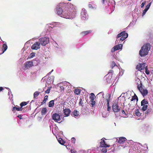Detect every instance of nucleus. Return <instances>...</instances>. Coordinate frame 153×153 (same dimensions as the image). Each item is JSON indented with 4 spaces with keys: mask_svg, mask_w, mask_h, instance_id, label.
Listing matches in <instances>:
<instances>
[{
    "mask_svg": "<svg viewBox=\"0 0 153 153\" xmlns=\"http://www.w3.org/2000/svg\"><path fill=\"white\" fill-rule=\"evenodd\" d=\"M145 72L146 74L149 75L150 74V71L148 70V68L147 66H146L145 68Z\"/></svg>",
    "mask_w": 153,
    "mask_h": 153,
    "instance_id": "nucleus-35",
    "label": "nucleus"
},
{
    "mask_svg": "<svg viewBox=\"0 0 153 153\" xmlns=\"http://www.w3.org/2000/svg\"><path fill=\"white\" fill-rule=\"evenodd\" d=\"M68 1H71V0H68Z\"/></svg>",
    "mask_w": 153,
    "mask_h": 153,
    "instance_id": "nucleus-59",
    "label": "nucleus"
},
{
    "mask_svg": "<svg viewBox=\"0 0 153 153\" xmlns=\"http://www.w3.org/2000/svg\"><path fill=\"white\" fill-rule=\"evenodd\" d=\"M57 12L58 15L62 17V13L63 12V8L59 7L57 9Z\"/></svg>",
    "mask_w": 153,
    "mask_h": 153,
    "instance_id": "nucleus-17",
    "label": "nucleus"
},
{
    "mask_svg": "<svg viewBox=\"0 0 153 153\" xmlns=\"http://www.w3.org/2000/svg\"><path fill=\"white\" fill-rule=\"evenodd\" d=\"M117 51L116 48L114 46L113 48L111 49V52L113 53V52H114V51Z\"/></svg>",
    "mask_w": 153,
    "mask_h": 153,
    "instance_id": "nucleus-44",
    "label": "nucleus"
},
{
    "mask_svg": "<svg viewBox=\"0 0 153 153\" xmlns=\"http://www.w3.org/2000/svg\"><path fill=\"white\" fill-rule=\"evenodd\" d=\"M68 9L69 6L67 5L63 7V12L62 13V17L67 19L69 18L68 16L70 15L71 13L69 12Z\"/></svg>",
    "mask_w": 153,
    "mask_h": 153,
    "instance_id": "nucleus-4",
    "label": "nucleus"
},
{
    "mask_svg": "<svg viewBox=\"0 0 153 153\" xmlns=\"http://www.w3.org/2000/svg\"><path fill=\"white\" fill-rule=\"evenodd\" d=\"M40 92L36 91L34 92L33 94V97L34 99H37L38 95L39 94Z\"/></svg>",
    "mask_w": 153,
    "mask_h": 153,
    "instance_id": "nucleus-21",
    "label": "nucleus"
},
{
    "mask_svg": "<svg viewBox=\"0 0 153 153\" xmlns=\"http://www.w3.org/2000/svg\"><path fill=\"white\" fill-rule=\"evenodd\" d=\"M52 118L55 122H58L60 120V116L58 114L55 113L53 114Z\"/></svg>",
    "mask_w": 153,
    "mask_h": 153,
    "instance_id": "nucleus-13",
    "label": "nucleus"
},
{
    "mask_svg": "<svg viewBox=\"0 0 153 153\" xmlns=\"http://www.w3.org/2000/svg\"><path fill=\"white\" fill-rule=\"evenodd\" d=\"M122 114H125V112L124 110H123L122 111Z\"/></svg>",
    "mask_w": 153,
    "mask_h": 153,
    "instance_id": "nucleus-55",
    "label": "nucleus"
},
{
    "mask_svg": "<svg viewBox=\"0 0 153 153\" xmlns=\"http://www.w3.org/2000/svg\"><path fill=\"white\" fill-rule=\"evenodd\" d=\"M47 112V109L46 108H42L41 111L42 115H45Z\"/></svg>",
    "mask_w": 153,
    "mask_h": 153,
    "instance_id": "nucleus-26",
    "label": "nucleus"
},
{
    "mask_svg": "<svg viewBox=\"0 0 153 153\" xmlns=\"http://www.w3.org/2000/svg\"><path fill=\"white\" fill-rule=\"evenodd\" d=\"M135 83L137 85V88L139 90L143 97L147 95L148 91L146 89H144L141 81L138 77L135 79Z\"/></svg>",
    "mask_w": 153,
    "mask_h": 153,
    "instance_id": "nucleus-2",
    "label": "nucleus"
},
{
    "mask_svg": "<svg viewBox=\"0 0 153 153\" xmlns=\"http://www.w3.org/2000/svg\"><path fill=\"white\" fill-rule=\"evenodd\" d=\"M27 103L26 102H22L20 104V105L21 106V107L22 108V107L24 106H25L27 105Z\"/></svg>",
    "mask_w": 153,
    "mask_h": 153,
    "instance_id": "nucleus-36",
    "label": "nucleus"
},
{
    "mask_svg": "<svg viewBox=\"0 0 153 153\" xmlns=\"http://www.w3.org/2000/svg\"><path fill=\"white\" fill-rule=\"evenodd\" d=\"M122 45L121 44H118L114 46L117 50H119L122 47Z\"/></svg>",
    "mask_w": 153,
    "mask_h": 153,
    "instance_id": "nucleus-28",
    "label": "nucleus"
},
{
    "mask_svg": "<svg viewBox=\"0 0 153 153\" xmlns=\"http://www.w3.org/2000/svg\"><path fill=\"white\" fill-rule=\"evenodd\" d=\"M105 0H102V3L103 4H104V2H105Z\"/></svg>",
    "mask_w": 153,
    "mask_h": 153,
    "instance_id": "nucleus-57",
    "label": "nucleus"
},
{
    "mask_svg": "<svg viewBox=\"0 0 153 153\" xmlns=\"http://www.w3.org/2000/svg\"><path fill=\"white\" fill-rule=\"evenodd\" d=\"M138 100V98L137 95L134 94V95L131 98V102L128 104V105L130 107H133L136 104Z\"/></svg>",
    "mask_w": 153,
    "mask_h": 153,
    "instance_id": "nucleus-6",
    "label": "nucleus"
},
{
    "mask_svg": "<svg viewBox=\"0 0 153 153\" xmlns=\"http://www.w3.org/2000/svg\"><path fill=\"white\" fill-rule=\"evenodd\" d=\"M152 113V110L151 109H149L145 112L146 115L148 114H150Z\"/></svg>",
    "mask_w": 153,
    "mask_h": 153,
    "instance_id": "nucleus-37",
    "label": "nucleus"
},
{
    "mask_svg": "<svg viewBox=\"0 0 153 153\" xmlns=\"http://www.w3.org/2000/svg\"><path fill=\"white\" fill-rule=\"evenodd\" d=\"M151 3L150 2V3H149V4L147 5L146 6V7L148 8V9H149V7L151 5Z\"/></svg>",
    "mask_w": 153,
    "mask_h": 153,
    "instance_id": "nucleus-50",
    "label": "nucleus"
},
{
    "mask_svg": "<svg viewBox=\"0 0 153 153\" xmlns=\"http://www.w3.org/2000/svg\"><path fill=\"white\" fill-rule=\"evenodd\" d=\"M135 114L137 116L139 117L141 115L142 113H140L138 109H137L136 110Z\"/></svg>",
    "mask_w": 153,
    "mask_h": 153,
    "instance_id": "nucleus-30",
    "label": "nucleus"
},
{
    "mask_svg": "<svg viewBox=\"0 0 153 153\" xmlns=\"http://www.w3.org/2000/svg\"><path fill=\"white\" fill-rule=\"evenodd\" d=\"M81 16L82 17L86 18V13L84 10H82L81 12Z\"/></svg>",
    "mask_w": 153,
    "mask_h": 153,
    "instance_id": "nucleus-27",
    "label": "nucleus"
},
{
    "mask_svg": "<svg viewBox=\"0 0 153 153\" xmlns=\"http://www.w3.org/2000/svg\"><path fill=\"white\" fill-rule=\"evenodd\" d=\"M112 108L113 111L114 112H118L120 111V108L118 105V102L117 101H113Z\"/></svg>",
    "mask_w": 153,
    "mask_h": 153,
    "instance_id": "nucleus-5",
    "label": "nucleus"
},
{
    "mask_svg": "<svg viewBox=\"0 0 153 153\" xmlns=\"http://www.w3.org/2000/svg\"><path fill=\"white\" fill-rule=\"evenodd\" d=\"M4 52L1 49V48L0 47V55L3 53Z\"/></svg>",
    "mask_w": 153,
    "mask_h": 153,
    "instance_id": "nucleus-47",
    "label": "nucleus"
},
{
    "mask_svg": "<svg viewBox=\"0 0 153 153\" xmlns=\"http://www.w3.org/2000/svg\"><path fill=\"white\" fill-rule=\"evenodd\" d=\"M23 110V108L22 107L19 108L16 106L13 107L12 109V111H13L15 110L17 111H22Z\"/></svg>",
    "mask_w": 153,
    "mask_h": 153,
    "instance_id": "nucleus-20",
    "label": "nucleus"
},
{
    "mask_svg": "<svg viewBox=\"0 0 153 153\" xmlns=\"http://www.w3.org/2000/svg\"><path fill=\"white\" fill-rule=\"evenodd\" d=\"M117 66V65L116 64V63L114 61H112L111 62V67L112 69H113V68L115 66Z\"/></svg>",
    "mask_w": 153,
    "mask_h": 153,
    "instance_id": "nucleus-32",
    "label": "nucleus"
},
{
    "mask_svg": "<svg viewBox=\"0 0 153 153\" xmlns=\"http://www.w3.org/2000/svg\"><path fill=\"white\" fill-rule=\"evenodd\" d=\"M54 100H51L49 102L48 106L49 107H52L53 106L54 103Z\"/></svg>",
    "mask_w": 153,
    "mask_h": 153,
    "instance_id": "nucleus-22",
    "label": "nucleus"
},
{
    "mask_svg": "<svg viewBox=\"0 0 153 153\" xmlns=\"http://www.w3.org/2000/svg\"><path fill=\"white\" fill-rule=\"evenodd\" d=\"M128 36V34L127 33H126L125 31H123L121 32L119 34H118L117 36V40L116 42L117 43L118 42V41L119 40L118 39L120 38L121 37L120 40L122 41H124L126 39Z\"/></svg>",
    "mask_w": 153,
    "mask_h": 153,
    "instance_id": "nucleus-3",
    "label": "nucleus"
},
{
    "mask_svg": "<svg viewBox=\"0 0 153 153\" xmlns=\"http://www.w3.org/2000/svg\"><path fill=\"white\" fill-rule=\"evenodd\" d=\"M113 72V71L112 70H110L108 72V74L109 73H112Z\"/></svg>",
    "mask_w": 153,
    "mask_h": 153,
    "instance_id": "nucleus-54",
    "label": "nucleus"
},
{
    "mask_svg": "<svg viewBox=\"0 0 153 153\" xmlns=\"http://www.w3.org/2000/svg\"><path fill=\"white\" fill-rule=\"evenodd\" d=\"M108 6H110V5H112L113 6V5H114V6H115V2L113 0H108Z\"/></svg>",
    "mask_w": 153,
    "mask_h": 153,
    "instance_id": "nucleus-19",
    "label": "nucleus"
},
{
    "mask_svg": "<svg viewBox=\"0 0 153 153\" xmlns=\"http://www.w3.org/2000/svg\"><path fill=\"white\" fill-rule=\"evenodd\" d=\"M91 30H88V31H84L82 32L81 33V34L82 35V36H85L86 35H87L90 33H91Z\"/></svg>",
    "mask_w": 153,
    "mask_h": 153,
    "instance_id": "nucleus-18",
    "label": "nucleus"
},
{
    "mask_svg": "<svg viewBox=\"0 0 153 153\" xmlns=\"http://www.w3.org/2000/svg\"><path fill=\"white\" fill-rule=\"evenodd\" d=\"M40 44L39 42H36L32 45L31 48L33 50H37L40 48Z\"/></svg>",
    "mask_w": 153,
    "mask_h": 153,
    "instance_id": "nucleus-11",
    "label": "nucleus"
},
{
    "mask_svg": "<svg viewBox=\"0 0 153 153\" xmlns=\"http://www.w3.org/2000/svg\"><path fill=\"white\" fill-rule=\"evenodd\" d=\"M71 153H77V152L73 149H71Z\"/></svg>",
    "mask_w": 153,
    "mask_h": 153,
    "instance_id": "nucleus-46",
    "label": "nucleus"
},
{
    "mask_svg": "<svg viewBox=\"0 0 153 153\" xmlns=\"http://www.w3.org/2000/svg\"><path fill=\"white\" fill-rule=\"evenodd\" d=\"M111 98V95L108 94V95L106 96L105 97L106 100L107 102V110L108 111H109L111 110V107L109 106V102Z\"/></svg>",
    "mask_w": 153,
    "mask_h": 153,
    "instance_id": "nucleus-14",
    "label": "nucleus"
},
{
    "mask_svg": "<svg viewBox=\"0 0 153 153\" xmlns=\"http://www.w3.org/2000/svg\"><path fill=\"white\" fill-rule=\"evenodd\" d=\"M1 49L4 52L7 48V46L6 44H4L3 45Z\"/></svg>",
    "mask_w": 153,
    "mask_h": 153,
    "instance_id": "nucleus-25",
    "label": "nucleus"
},
{
    "mask_svg": "<svg viewBox=\"0 0 153 153\" xmlns=\"http://www.w3.org/2000/svg\"><path fill=\"white\" fill-rule=\"evenodd\" d=\"M17 117H19L20 119H23V118L22 117V115L21 114L18 115Z\"/></svg>",
    "mask_w": 153,
    "mask_h": 153,
    "instance_id": "nucleus-52",
    "label": "nucleus"
},
{
    "mask_svg": "<svg viewBox=\"0 0 153 153\" xmlns=\"http://www.w3.org/2000/svg\"><path fill=\"white\" fill-rule=\"evenodd\" d=\"M39 41L42 46H45L49 43V38L45 37H42L39 39Z\"/></svg>",
    "mask_w": 153,
    "mask_h": 153,
    "instance_id": "nucleus-7",
    "label": "nucleus"
},
{
    "mask_svg": "<svg viewBox=\"0 0 153 153\" xmlns=\"http://www.w3.org/2000/svg\"><path fill=\"white\" fill-rule=\"evenodd\" d=\"M90 101L92 107H93L95 105V102L94 100H90Z\"/></svg>",
    "mask_w": 153,
    "mask_h": 153,
    "instance_id": "nucleus-38",
    "label": "nucleus"
},
{
    "mask_svg": "<svg viewBox=\"0 0 153 153\" xmlns=\"http://www.w3.org/2000/svg\"><path fill=\"white\" fill-rule=\"evenodd\" d=\"M148 103V102L147 101L144 99L141 102V105L143 106L144 105H146Z\"/></svg>",
    "mask_w": 153,
    "mask_h": 153,
    "instance_id": "nucleus-23",
    "label": "nucleus"
},
{
    "mask_svg": "<svg viewBox=\"0 0 153 153\" xmlns=\"http://www.w3.org/2000/svg\"><path fill=\"white\" fill-rule=\"evenodd\" d=\"M90 99L91 100H94L96 97L93 93H91L90 94Z\"/></svg>",
    "mask_w": 153,
    "mask_h": 153,
    "instance_id": "nucleus-24",
    "label": "nucleus"
},
{
    "mask_svg": "<svg viewBox=\"0 0 153 153\" xmlns=\"http://www.w3.org/2000/svg\"><path fill=\"white\" fill-rule=\"evenodd\" d=\"M101 151L103 152H107V150L106 148L103 147L101 150Z\"/></svg>",
    "mask_w": 153,
    "mask_h": 153,
    "instance_id": "nucleus-41",
    "label": "nucleus"
},
{
    "mask_svg": "<svg viewBox=\"0 0 153 153\" xmlns=\"http://www.w3.org/2000/svg\"><path fill=\"white\" fill-rule=\"evenodd\" d=\"M58 141L59 143L62 145H64L65 143V142L61 138H59Z\"/></svg>",
    "mask_w": 153,
    "mask_h": 153,
    "instance_id": "nucleus-31",
    "label": "nucleus"
},
{
    "mask_svg": "<svg viewBox=\"0 0 153 153\" xmlns=\"http://www.w3.org/2000/svg\"><path fill=\"white\" fill-rule=\"evenodd\" d=\"M126 138L124 137H120L119 138L118 142L120 144H123L126 141Z\"/></svg>",
    "mask_w": 153,
    "mask_h": 153,
    "instance_id": "nucleus-16",
    "label": "nucleus"
},
{
    "mask_svg": "<svg viewBox=\"0 0 153 153\" xmlns=\"http://www.w3.org/2000/svg\"><path fill=\"white\" fill-rule=\"evenodd\" d=\"M69 6V12L71 13L70 15L74 14L76 11L75 6H74L73 4H71L70 6Z\"/></svg>",
    "mask_w": 153,
    "mask_h": 153,
    "instance_id": "nucleus-9",
    "label": "nucleus"
},
{
    "mask_svg": "<svg viewBox=\"0 0 153 153\" xmlns=\"http://www.w3.org/2000/svg\"><path fill=\"white\" fill-rule=\"evenodd\" d=\"M146 4V1H144V2H143L141 4L140 6L141 8H143L144 6Z\"/></svg>",
    "mask_w": 153,
    "mask_h": 153,
    "instance_id": "nucleus-42",
    "label": "nucleus"
},
{
    "mask_svg": "<svg viewBox=\"0 0 153 153\" xmlns=\"http://www.w3.org/2000/svg\"><path fill=\"white\" fill-rule=\"evenodd\" d=\"M50 89L49 88L48 89H47L46 91H45V93H47V94H48L50 92Z\"/></svg>",
    "mask_w": 153,
    "mask_h": 153,
    "instance_id": "nucleus-51",
    "label": "nucleus"
},
{
    "mask_svg": "<svg viewBox=\"0 0 153 153\" xmlns=\"http://www.w3.org/2000/svg\"><path fill=\"white\" fill-rule=\"evenodd\" d=\"M143 107L142 108V110L143 111H145L148 108V105H143Z\"/></svg>",
    "mask_w": 153,
    "mask_h": 153,
    "instance_id": "nucleus-34",
    "label": "nucleus"
},
{
    "mask_svg": "<svg viewBox=\"0 0 153 153\" xmlns=\"http://www.w3.org/2000/svg\"><path fill=\"white\" fill-rule=\"evenodd\" d=\"M151 45L149 43L144 44L139 52V54L141 57H144L147 55L150 50Z\"/></svg>",
    "mask_w": 153,
    "mask_h": 153,
    "instance_id": "nucleus-1",
    "label": "nucleus"
},
{
    "mask_svg": "<svg viewBox=\"0 0 153 153\" xmlns=\"http://www.w3.org/2000/svg\"><path fill=\"white\" fill-rule=\"evenodd\" d=\"M81 90L79 89H76L75 90L74 93L76 95H79L81 93Z\"/></svg>",
    "mask_w": 153,
    "mask_h": 153,
    "instance_id": "nucleus-33",
    "label": "nucleus"
},
{
    "mask_svg": "<svg viewBox=\"0 0 153 153\" xmlns=\"http://www.w3.org/2000/svg\"><path fill=\"white\" fill-rule=\"evenodd\" d=\"M145 10H146L147 11V10H148V9H148V8H146H146H145Z\"/></svg>",
    "mask_w": 153,
    "mask_h": 153,
    "instance_id": "nucleus-58",
    "label": "nucleus"
},
{
    "mask_svg": "<svg viewBox=\"0 0 153 153\" xmlns=\"http://www.w3.org/2000/svg\"><path fill=\"white\" fill-rule=\"evenodd\" d=\"M82 99L80 98L79 99V105H82Z\"/></svg>",
    "mask_w": 153,
    "mask_h": 153,
    "instance_id": "nucleus-45",
    "label": "nucleus"
},
{
    "mask_svg": "<svg viewBox=\"0 0 153 153\" xmlns=\"http://www.w3.org/2000/svg\"><path fill=\"white\" fill-rule=\"evenodd\" d=\"M147 11L146 10L144 9L143 11V13H142V16H143L144 15L146 14Z\"/></svg>",
    "mask_w": 153,
    "mask_h": 153,
    "instance_id": "nucleus-48",
    "label": "nucleus"
},
{
    "mask_svg": "<svg viewBox=\"0 0 153 153\" xmlns=\"http://www.w3.org/2000/svg\"><path fill=\"white\" fill-rule=\"evenodd\" d=\"M48 96H46L45 97L43 101V102L44 103H45L46 101L48 100Z\"/></svg>",
    "mask_w": 153,
    "mask_h": 153,
    "instance_id": "nucleus-39",
    "label": "nucleus"
},
{
    "mask_svg": "<svg viewBox=\"0 0 153 153\" xmlns=\"http://www.w3.org/2000/svg\"><path fill=\"white\" fill-rule=\"evenodd\" d=\"M88 7L90 8H94V7H93L92 6L91 4H89L88 5Z\"/></svg>",
    "mask_w": 153,
    "mask_h": 153,
    "instance_id": "nucleus-49",
    "label": "nucleus"
},
{
    "mask_svg": "<svg viewBox=\"0 0 153 153\" xmlns=\"http://www.w3.org/2000/svg\"><path fill=\"white\" fill-rule=\"evenodd\" d=\"M63 112L65 117H68L70 114L71 111L69 108H65L63 109Z\"/></svg>",
    "mask_w": 153,
    "mask_h": 153,
    "instance_id": "nucleus-15",
    "label": "nucleus"
},
{
    "mask_svg": "<svg viewBox=\"0 0 153 153\" xmlns=\"http://www.w3.org/2000/svg\"><path fill=\"white\" fill-rule=\"evenodd\" d=\"M146 64L145 63H139L137 65L136 67V69L139 71L143 70L146 67Z\"/></svg>",
    "mask_w": 153,
    "mask_h": 153,
    "instance_id": "nucleus-10",
    "label": "nucleus"
},
{
    "mask_svg": "<svg viewBox=\"0 0 153 153\" xmlns=\"http://www.w3.org/2000/svg\"><path fill=\"white\" fill-rule=\"evenodd\" d=\"M3 88L2 87H0V92L1 91L3 90Z\"/></svg>",
    "mask_w": 153,
    "mask_h": 153,
    "instance_id": "nucleus-56",
    "label": "nucleus"
},
{
    "mask_svg": "<svg viewBox=\"0 0 153 153\" xmlns=\"http://www.w3.org/2000/svg\"><path fill=\"white\" fill-rule=\"evenodd\" d=\"M105 138H102L100 142V147H104L106 148L107 147H110L112 146V145L111 144H106L105 141Z\"/></svg>",
    "mask_w": 153,
    "mask_h": 153,
    "instance_id": "nucleus-8",
    "label": "nucleus"
},
{
    "mask_svg": "<svg viewBox=\"0 0 153 153\" xmlns=\"http://www.w3.org/2000/svg\"><path fill=\"white\" fill-rule=\"evenodd\" d=\"M72 115L74 116H78L79 115V112L76 110H74L72 113Z\"/></svg>",
    "mask_w": 153,
    "mask_h": 153,
    "instance_id": "nucleus-29",
    "label": "nucleus"
},
{
    "mask_svg": "<svg viewBox=\"0 0 153 153\" xmlns=\"http://www.w3.org/2000/svg\"><path fill=\"white\" fill-rule=\"evenodd\" d=\"M33 66V62L32 61H27L24 64V69H28Z\"/></svg>",
    "mask_w": 153,
    "mask_h": 153,
    "instance_id": "nucleus-12",
    "label": "nucleus"
},
{
    "mask_svg": "<svg viewBox=\"0 0 153 153\" xmlns=\"http://www.w3.org/2000/svg\"><path fill=\"white\" fill-rule=\"evenodd\" d=\"M71 140L72 143H73L74 144L76 142V139L74 137H72L71 138Z\"/></svg>",
    "mask_w": 153,
    "mask_h": 153,
    "instance_id": "nucleus-43",
    "label": "nucleus"
},
{
    "mask_svg": "<svg viewBox=\"0 0 153 153\" xmlns=\"http://www.w3.org/2000/svg\"><path fill=\"white\" fill-rule=\"evenodd\" d=\"M79 153H87V152L85 151H84L83 150H81L79 151Z\"/></svg>",
    "mask_w": 153,
    "mask_h": 153,
    "instance_id": "nucleus-53",
    "label": "nucleus"
},
{
    "mask_svg": "<svg viewBox=\"0 0 153 153\" xmlns=\"http://www.w3.org/2000/svg\"><path fill=\"white\" fill-rule=\"evenodd\" d=\"M35 55V53L34 52H33L31 53L30 54V58H32L34 57Z\"/></svg>",
    "mask_w": 153,
    "mask_h": 153,
    "instance_id": "nucleus-40",
    "label": "nucleus"
}]
</instances>
